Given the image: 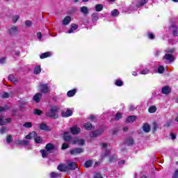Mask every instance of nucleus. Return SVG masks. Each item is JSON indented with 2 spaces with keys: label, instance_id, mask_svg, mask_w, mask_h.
I'll return each mask as SVG.
<instances>
[{
  "label": "nucleus",
  "instance_id": "obj_1",
  "mask_svg": "<svg viewBox=\"0 0 178 178\" xmlns=\"http://www.w3.org/2000/svg\"><path fill=\"white\" fill-rule=\"evenodd\" d=\"M77 168V163L73 161H67V165H60L58 166V170L60 172H69V170H74Z\"/></svg>",
  "mask_w": 178,
  "mask_h": 178
},
{
  "label": "nucleus",
  "instance_id": "obj_2",
  "mask_svg": "<svg viewBox=\"0 0 178 178\" xmlns=\"http://www.w3.org/2000/svg\"><path fill=\"white\" fill-rule=\"evenodd\" d=\"M58 112H59V107L53 106L51 107L49 111L46 113V116L51 118V119H58L59 116Z\"/></svg>",
  "mask_w": 178,
  "mask_h": 178
},
{
  "label": "nucleus",
  "instance_id": "obj_3",
  "mask_svg": "<svg viewBox=\"0 0 178 178\" xmlns=\"http://www.w3.org/2000/svg\"><path fill=\"white\" fill-rule=\"evenodd\" d=\"M174 52H175V49H168L165 50V54L163 58V60H166V62H168L169 63H170V62H173L175 60V58L172 54Z\"/></svg>",
  "mask_w": 178,
  "mask_h": 178
},
{
  "label": "nucleus",
  "instance_id": "obj_4",
  "mask_svg": "<svg viewBox=\"0 0 178 178\" xmlns=\"http://www.w3.org/2000/svg\"><path fill=\"white\" fill-rule=\"evenodd\" d=\"M46 149L45 150H40V153L42 154V158H47V156L48 155V152H49V151H52V149H54V144L51 143H49L46 145Z\"/></svg>",
  "mask_w": 178,
  "mask_h": 178
},
{
  "label": "nucleus",
  "instance_id": "obj_5",
  "mask_svg": "<svg viewBox=\"0 0 178 178\" xmlns=\"http://www.w3.org/2000/svg\"><path fill=\"white\" fill-rule=\"evenodd\" d=\"M8 31L10 35H17L19 34V26H12L8 29Z\"/></svg>",
  "mask_w": 178,
  "mask_h": 178
},
{
  "label": "nucleus",
  "instance_id": "obj_6",
  "mask_svg": "<svg viewBox=\"0 0 178 178\" xmlns=\"http://www.w3.org/2000/svg\"><path fill=\"white\" fill-rule=\"evenodd\" d=\"M40 89L43 94H47L51 91V88L48 86L47 83H40Z\"/></svg>",
  "mask_w": 178,
  "mask_h": 178
},
{
  "label": "nucleus",
  "instance_id": "obj_7",
  "mask_svg": "<svg viewBox=\"0 0 178 178\" xmlns=\"http://www.w3.org/2000/svg\"><path fill=\"white\" fill-rule=\"evenodd\" d=\"M71 155H77L79 154H82V152H84V149L81 147H76L74 149H72L70 151Z\"/></svg>",
  "mask_w": 178,
  "mask_h": 178
},
{
  "label": "nucleus",
  "instance_id": "obj_8",
  "mask_svg": "<svg viewBox=\"0 0 178 178\" xmlns=\"http://www.w3.org/2000/svg\"><path fill=\"white\" fill-rule=\"evenodd\" d=\"M72 144H76L77 145H84L86 140L79 138H75L72 140Z\"/></svg>",
  "mask_w": 178,
  "mask_h": 178
},
{
  "label": "nucleus",
  "instance_id": "obj_9",
  "mask_svg": "<svg viewBox=\"0 0 178 178\" xmlns=\"http://www.w3.org/2000/svg\"><path fill=\"white\" fill-rule=\"evenodd\" d=\"M70 131L72 134L77 135V134H80V131H81V129L77 127V125H74V127L70 128Z\"/></svg>",
  "mask_w": 178,
  "mask_h": 178
},
{
  "label": "nucleus",
  "instance_id": "obj_10",
  "mask_svg": "<svg viewBox=\"0 0 178 178\" xmlns=\"http://www.w3.org/2000/svg\"><path fill=\"white\" fill-rule=\"evenodd\" d=\"M73 115V111L71 109H67L66 111H63L61 113V116L63 118H70V116H72Z\"/></svg>",
  "mask_w": 178,
  "mask_h": 178
},
{
  "label": "nucleus",
  "instance_id": "obj_11",
  "mask_svg": "<svg viewBox=\"0 0 178 178\" xmlns=\"http://www.w3.org/2000/svg\"><path fill=\"white\" fill-rule=\"evenodd\" d=\"M104 133L103 130H97L91 132L90 136L92 138H95V137H98V136H101Z\"/></svg>",
  "mask_w": 178,
  "mask_h": 178
},
{
  "label": "nucleus",
  "instance_id": "obj_12",
  "mask_svg": "<svg viewBox=\"0 0 178 178\" xmlns=\"http://www.w3.org/2000/svg\"><path fill=\"white\" fill-rule=\"evenodd\" d=\"M12 122L11 118L3 119V116H0V126H5L7 123Z\"/></svg>",
  "mask_w": 178,
  "mask_h": 178
},
{
  "label": "nucleus",
  "instance_id": "obj_13",
  "mask_svg": "<svg viewBox=\"0 0 178 178\" xmlns=\"http://www.w3.org/2000/svg\"><path fill=\"white\" fill-rule=\"evenodd\" d=\"M79 29V25L76 24H72L70 29L67 31L68 34H72V33H74L76 30Z\"/></svg>",
  "mask_w": 178,
  "mask_h": 178
},
{
  "label": "nucleus",
  "instance_id": "obj_14",
  "mask_svg": "<svg viewBox=\"0 0 178 178\" xmlns=\"http://www.w3.org/2000/svg\"><path fill=\"white\" fill-rule=\"evenodd\" d=\"M38 134L35 131L30 132L28 135L25 136L26 140H31V138H34V137H37Z\"/></svg>",
  "mask_w": 178,
  "mask_h": 178
},
{
  "label": "nucleus",
  "instance_id": "obj_15",
  "mask_svg": "<svg viewBox=\"0 0 178 178\" xmlns=\"http://www.w3.org/2000/svg\"><path fill=\"white\" fill-rule=\"evenodd\" d=\"M41 98H42V94L36 93L33 96V101H35V102H40V101H41Z\"/></svg>",
  "mask_w": 178,
  "mask_h": 178
},
{
  "label": "nucleus",
  "instance_id": "obj_16",
  "mask_svg": "<svg viewBox=\"0 0 178 178\" xmlns=\"http://www.w3.org/2000/svg\"><path fill=\"white\" fill-rule=\"evenodd\" d=\"M70 22H72V17L70 16H67L65 17L63 20V24L64 26H67V24H69V23H70Z\"/></svg>",
  "mask_w": 178,
  "mask_h": 178
},
{
  "label": "nucleus",
  "instance_id": "obj_17",
  "mask_svg": "<svg viewBox=\"0 0 178 178\" xmlns=\"http://www.w3.org/2000/svg\"><path fill=\"white\" fill-rule=\"evenodd\" d=\"M80 12L86 16L88 13H89L88 8L87 6H82L80 8Z\"/></svg>",
  "mask_w": 178,
  "mask_h": 178
},
{
  "label": "nucleus",
  "instance_id": "obj_18",
  "mask_svg": "<svg viewBox=\"0 0 178 178\" xmlns=\"http://www.w3.org/2000/svg\"><path fill=\"white\" fill-rule=\"evenodd\" d=\"M143 130L145 133H149V131H151V127H149V124H145L143 126Z\"/></svg>",
  "mask_w": 178,
  "mask_h": 178
},
{
  "label": "nucleus",
  "instance_id": "obj_19",
  "mask_svg": "<svg viewBox=\"0 0 178 178\" xmlns=\"http://www.w3.org/2000/svg\"><path fill=\"white\" fill-rule=\"evenodd\" d=\"M136 119H137V117H136V115H131L127 118L126 122L127 123H133V122L136 121Z\"/></svg>",
  "mask_w": 178,
  "mask_h": 178
},
{
  "label": "nucleus",
  "instance_id": "obj_20",
  "mask_svg": "<svg viewBox=\"0 0 178 178\" xmlns=\"http://www.w3.org/2000/svg\"><path fill=\"white\" fill-rule=\"evenodd\" d=\"M161 92L163 94L168 95L169 92H170V88L169 86H164L161 89Z\"/></svg>",
  "mask_w": 178,
  "mask_h": 178
},
{
  "label": "nucleus",
  "instance_id": "obj_21",
  "mask_svg": "<svg viewBox=\"0 0 178 178\" xmlns=\"http://www.w3.org/2000/svg\"><path fill=\"white\" fill-rule=\"evenodd\" d=\"M52 53L51 52H46L43 53L40 55V59H45V58H49V56H51Z\"/></svg>",
  "mask_w": 178,
  "mask_h": 178
},
{
  "label": "nucleus",
  "instance_id": "obj_22",
  "mask_svg": "<svg viewBox=\"0 0 178 178\" xmlns=\"http://www.w3.org/2000/svg\"><path fill=\"white\" fill-rule=\"evenodd\" d=\"M148 2V0H140L136 6L137 8H141V6H144V5H145V3H147Z\"/></svg>",
  "mask_w": 178,
  "mask_h": 178
},
{
  "label": "nucleus",
  "instance_id": "obj_23",
  "mask_svg": "<svg viewBox=\"0 0 178 178\" xmlns=\"http://www.w3.org/2000/svg\"><path fill=\"white\" fill-rule=\"evenodd\" d=\"M63 137L65 141H70V140L72 139V136H70V133L69 132H65Z\"/></svg>",
  "mask_w": 178,
  "mask_h": 178
},
{
  "label": "nucleus",
  "instance_id": "obj_24",
  "mask_svg": "<svg viewBox=\"0 0 178 178\" xmlns=\"http://www.w3.org/2000/svg\"><path fill=\"white\" fill-rule=\"evenodd\" d=\"M84 128L86 130H92V124L90 122H86L83 124Z\"/></svg>",
  "mask_w": 178,
  "mask_h": 178
},
{
  "label": "nucleus",
  "instance_id": "obj_25",
  "mask_svg": "<svg viewBox=\"0 0 178 178\" xmlns=\"http://www.w3.org/2000/svg\"><path fill=\"white\" fill-rule=\"evenodd\" d=\"M40 130H44L45 131H48V130H49L48 125L44 123L40 124Z\"/></svg>",
  "mask_w": 178,
  "mask_h": 178
},
{
  "label": "nucleus",
  "instance_id": "obj_26",
  "mask_svg": "<svg viewBox=\"0 0 178 178\" xmlns=\"http://www.w3.org/2000/svg\"><path fill=\"white\" fill-rule=\"evenodd\" d=\"M33 72L35 74H40L41 73V66L37 65L35 67Z\"/></svg>",
  "mask_w": 178,
  "mask_h": 178
},
{
  "label": "nucleus",
  "instance_id": "obj_27",
  "mask_svg": "<svg viewBox=\"0 0 178 178\" xmlns=\"http://www.w3.org/2000/svg\"><path fill=\"white\" fill-rule=\"evenodd\" d=\"M95 9L96 12H101L102 9H104V5L102 4H97L95 6Z\"/></svg>",
  "mask_w": 178,
  "mask_h": 178
},
{
  "label": "nucleus",
  "instance_id": "obj_28",
  "mask_svg": "<svg viewBox=\"0 0 178 178\" xmlns=\"http://www.w3.org/2000/svg\"><path fill=\"white\" fill-rule=\"evenodd\" d=\"M92 166V161L88 160L84 164V168H91Z\"/></svg>",
  "mask_w": 178,
  "mask_h": 178
},
{
  "label": "nucleus",
  "instance_id": "obj_29",
  "mask_svg": "<svg viewBox=\"0 0 178 178\" xmlns=\"http://www.w3.org/2000/svg\"><path fill=\"white\" fill-rule=\"evenodd\" d=\"M172 29H172V34H173L174 37H177V34H178V32H177L178 28H177V26H173Z\"/></svg>",
  "mask_w": 178,
  "mask_h": 178
},
{
  "label": "nucleus",
  "instance_id": "obj_30",
  "mask_svg": "<svg viewBox=\"0 0 178 178\" xmlns=\"http://www.w3.org/2000/svg\"><path fill=\"white\" fill-rule=\"evenodd\" d=\"M148 111L149 112V113H155V112H156V106H152L149 107Z\"/></svg>",
  "mask_w": 178,
  "mask_h": 178
},
{
  "label": "nucleus",
  "instance_id": "obj_31",
  "mask_svg": "<svg viewBox=\"0 0 178 178\" xmlns=\"http://www.w3.org/2000/svg\"><path fill=\"white\" fill-rule=\"evenodd\" d=\"M163 72H165V68L163 67V66L162 65L159 66L157 69V73H159V74H162Z\"/></svg>",
  "mask_w": 178,
  "mask_h": 178
},
{
  "label": "nucleus",
  "instance_id": "obj_32",
  "mask_svg": "<svg viewBox=\"0 0 178 178\" xmlns=\"http://www.w3.org/2000/svg\"><path fill=\"white\" fill-rule=\"evenodd\" d=\"M76 94V90H70L67 92V97H74Z\"/></svg>",
  "mask_w": 178,
  "mask_h": 178
},
{
  "label": "nucleus",
  "instance_id": "obj_33",
  "mask_svg": "<svg viewBox=\"0 0 178 178\" xmlns=\"http://www.w3.org/2000/svg\"><path fill=\"white\" fill-rule=\"evenodd\" d=\"M115 86L118 87H122L123 86V81L120 79H117L115 83Z\"/></svg>",
  "mask_w": 178,
  "mask_h": 178
},
{
  "label": "nucleus",
  "instance_id": "obj_34",
  "mask_svg": "<svg viewBox=\"0 0 178 178\" xmlns=\"http://www.w3.org/2000/svg\"><path fill=\"white\" fill-rule=\"evenodd\" d=\"M50 176L51 178H58V177H60V174L58 172H51L50 174Z\"/></svg>",
  "mask_w": 178,
  "mask_h": 178
},
{
  "label": "nucleus",
  "instance_id": "obj_35",
  "mask_svg": "<svg viewBox=\"0 0 178 178\" xmlns=\"http://www.w3.org/2000/svg\"><path fill=\"white\" fill-rule=\"evenodd\" d=\"M98 13H95L92 15V22H97L98 20Z\"/></svg>",
  "mask_w": 178,
  "mask_h": 178
},
{
  "label": "nucleus",
  "instance_id": "obj_36",
  "mask_svg": "<svg viewBox=\"0 0 178 178\" xmlns=\"http://www.w3.org/2000/svg\"><path fill=\"white\" fill-rule=\"evenodd\" d=\"M12 141H13V137L12 136V135H8L6 138L7 144H10Z\"/></svg>",
  "mask_w": 178,
  "mask_h": 178
},
{
  "label": "nucleus",
  "instance_id": "obj_37",
  "mask_svg": "<svg viewBox=\"0 0 178 178\" xmlns=\"http://www.w3.org/2000/svg\"><path fill=\"white\" fill-rule=\"evenodd\" d=\"M35 142L38 144H40V143H42V138L41 136H35Z\"/></svg>",
  "mask_w": 178,
  "mask_h": 178
},
{
  "label": "nucleus",
  "instance_id": "obj_38",
  "mask_svg": "<svg viewBox=\"0 0 178 178\" xmlns=\"http://www.w3.org/2000/svg\"><path fill=\"white\" fill-rule=\"evenodd\" d=\"M1 97L2 98H9V97H12V92L8 93V92H4L1 95Z\"/></svg>",
  "mask_w": 178,
  "mask_h": 178
},
{
  "label": "nucleus",
  "instance_id": "obj_39",
  "mask_svg": "<svg viewBox=\"0 0 178 178\" xmlns=\"http://www.w3.org/2000/svg\"><path fill=\"white\" fill-rule=\"evenodd\" d=\"M126 144L127 145H133V144H134V140L133 138H129L126 140Z\"/></svg>",
  "mask_w": 178,
  "mask_h": 178
},
{
  "label": "nucleus",
  "instance_id": "obj_40",
  "mask_svg": "<svg viewBox=\"0 0 178 178\" xmlns=\"http://www.w3.org/2000/svg\"><path fill=\"white\" fill-rule=\"evenodd\" d=\"M24 127L29 129L30 127H33V124L30 122H26L24 124Z\"/></svg>",
  "mask_w": 178,
  "mask_h": 178
},
{
  "label": "nucleus",
  "instance_id": "obj_41",
  "mask_svg": "<svg viewBox=\"0 0 178 178\" xmlns=\"http://www.w3.org/2000/svg\"><path fill=\"white\" fill-rule=\"evenodd\" d=\"M8 131V128L7 127H2L0 129V134H4V133H6Z\"/></svg>",
  "mask_w": 178,
  "mask_h": 178
},
{
  "label": "nucleus",
  "instance_id": "obj_42",
  "mask_svg": "<svg viewBox=\"0 0 178 178\" xmlns=\"http://www.w3.org/2000/svg\"><path fill=\"white\" fill-rule=\"evenodd\" d=\"M19 19H20V17L19 15H14L13 17V23H16V22H17V20H19Z\"/></svg>",
  "mask_w": 178,
  "mask_h": 178
},
{
  "label": "nucleus",
  "instance_id": "obj_43",
  "mask_svg": "<svg viewBox=\"0 0 178 178\" xmlns=\"http://www.w3.org/2000/svg\"><path fill=\"white\" fill-rule=\"evenodd\" d=\"M111 15H112V16H113L115 17L118 16V15H119V11L115 9L111 12Z\"/></svg>",
  "mask_w": 178,
  "mask_h": 178
},
{
  "label": "nucleus",
  "instance_id": "obj_44",
  "mask_svg": "<svg viewBox=\"0 0 178 178\" xmlns=\"http://www.w3.org/2000/svg\"><path fill=\"white\" fill-rule=\"evenodd\" d=\"M34 113L35 115H42V111L40 109H36L34 111Z\"/></svg>",
  "mask_w": 178,
  "mask_h": 178
},
{
  "label": "nucleus",
  "instance_id": "obj_45",
  "mask_svg": "<svg viewBox=\"0 0 178 178\" xmlns=\"http://www.w3.org/2000/svg\"><path fill=\"white\" fill-rule=\"evenodd\" d=\"M148 73H149V70L147 68L140 72V74H148Z\"/></svg>",
  "mask_w": 178,
  "mask_h": 178
},
{
  "label": "nucleus",
  "instance_id": "obj_46",
  "mask_svg": "<svg viewBox=\"0 0 178 178\" xmlns=\"http://www.w3.org/2000/svg\"><path fill=\"white\" fill-rule=\"evenodd\" d=\"M8 80H10V81H16V78H15V76L11 74V75H9Z\"/></svg>",
  "mask_w": 178,
  "mask_h": 178
},
{
  "label": "nucleus",
  "instance_id": "obj_47",
  "mask_svg": "<svg viewBox=\"0 0 178 178\" xmlns=\"http://www.w3.org/2000/svg\"><path fill=\"white\" fill-rule=\"evenodd\" d=\"M120 119H122V113H117V114L115 115V120H120Z\"/></svg>",
  "mask_w": 178,
  "mask_h": 178
},
{
  "label": "nucleus",
  "instance_id": "obj_48",
  "mask_svg": "<svg viewBox=\"0 0 178 178\" xmlns=\"http://www.w3.org/2000/svg\"><path fill=\"white\" fill-rule=\"evenodd\" d=\"M147 37H148V38H149L150 40H154V38H155V35H154V33H149L147 34Z\"/></svg>",
  "mask_w": 178,
  "mask_h": 178
},
{
  "label": "nucleus",
  "instance_id": "obj_49",
  "mask_svg": "<svg viewBox=\"0 0 178 178\" xmlns=\"http://www.w3.org/2000/svg\"><path fill=\"white\" fill-rule=\"evenodd\" d=\"M31 24H32L31 21L27 20V21L25 22V26L26 27H30L31 26Z\"/></svg>",
  "mask_w": 178,
  "mask_h": 178
},
{
  "label": "nucleus",
  "instance_id": "obj_50",
  "mask_svg": "<svg viewBox=\"0 0 178 178\" xmlns=\"http://www.w3.org/2000/svg\"><path fill=\"white\" fill-rule=\"evenodd\" d=\"M69 148V145L67 143H63L62 146V149H67Z\"/></svg>",
  "mask_w": 178,
  "mask_h": 178
},
{
  "label": "nucleus",
  "instance_id": "obj_51",
  "mask_svg": "<svg viewBox=\"0 0 178 178\" xmlns=\"http://www.w3.org/2000/svg\"><path fill=\"white\" fill-rule=\"evenodd\" d=\"M172 121H168L164 124V126L165 127H169L172 126Z\"/></svg>",
  "mask_w": 178,
  "mask_h": 178
},
{
  "label": "nucleus",
  "instance_id": "obj_52",
  "mask_svg": "<svg viewBox=\"0 0 178 178\" xmlns=\"http://www.w3.org/2000/svg\"><path fill=\"white\" fill-rule=\"evenodd\" d=\"M6 63V58H0V64L1 65H3V63Z\"/></svg>",
  "mask_w": 178,
  "mask_h": 178
},
{
  "label": "nucleus",
  "instance_id": "obj_53",
  "mask_svg": "<svg viewBox=\"0 0 178 178\" xmlns=\"http://www.w3.org/2000/svg\"><path fill=\"white\" fill-rule=\"evenodd\" d=\"M172 178H178V170H176L172 175Z\"/></svg>",
  "mask_w": 178,
  "mask_h": 178
},
{
  "label": "nucleus",
  "instance_id": "obj_54",
  "mask_svg": "<svg viewBox=\"0 0 178 178\" xmlns=\"http://www.w3.org/2000/svg\"><path fill=\"white\" fill-rule=\"evenodd\" d=\"M94 178H102V176L99 173H95Z\"/></svg>",
  "mask_w": 178,
  "mask_h": 178
},
{
  "label": "nucleus",
  "instance_id": "obj_55",
  "mask_svg": "<svg viewBox=\"0 0 178 178\" xmlns=\"http://www.w3.org/2000/svg\"><path fill=\"white\" fill-rule=\"evenodd\" d=\"M15 144H18L19 145H23V140H17L15 141Z\"/></svg>",
  "mask_w": 178,
  "mask_h": 178
},
{
  "label": "nucleus",
  "instance_id": "obj_56",
  "mask_svg": "<svg viewBox=\"0 0 178 178\" xmlns=\"http://www.w3.org/2000/svg\"><path fill=\"white\" fill-rule=\"evenodd\" d=\"M37 37H38V40H40V41H41V38L42 37V34L40 32L37 33Z\"/></svg>",
  "mask_w": 178,
  "mask_h": 178
},
{
  "label": "nucleus",
  "instance_id": "obj_57",
  "mask_svg": "<svg viewBox=\"0 0 178 178\" xmlns=\"http://www.w3.org/2000/svg\"><path fill=\"white\" fill-rule=\"evenodd\" d=\"M29 143H30V141L24 140H22V145H29Z\"/></svg>",
  "mask_w": 178,
  "mask_h": 178
},
{
  "label": "nucleus",
  "instance_id": "obj_58",
  "mask_svg": "<svg viewBox=\"0 0 178 178\" xmlns=\"http://www.w3.org/2000/svg\"><path fill=\"white\" fill-rule=\"evenodd\" d=\"M153 127L154 129L156 130V129H158V124L156 122H153Z\"/></svg>",
  "mask_w": 178,
  "mask_h": 178
},
{
  "label": "nucleus",
  "instance_id": "obj_59",
  "mask_svg": "<svg viewBox=\"0 0 178 178\" xmlns=\"http://www.w3.org/2000/svg\"><path fill=\"white\" fill-rule=\"evenodd\" d=\"M101 147H103V148H106L108 147V144L106 143H101Z\"/></svg>",
  "mask_w": 178,
  "mask_h": 178
},
{
  "label": "nucleus",
  "instance_id": "obj_60",
  "mask_svg": "<svg viewBox=\"0 0 178 178\" xmlns=\"http://www.w3.org/2000/svg\"><path fill=\"white\" fill-rule=\"evenodd\" d=\"M170 137H171L172 140L176 139V135H175V134H171Z\"/></svg>",
  "mask_w": 178,
  "mask_h": 178
},
{
  "label": "nucleus",
  "instance_id": "obj_61",
  "mask_svg": "<svg viewBox=\"0 0 178 178\" xmlns=\"http://www.w3.org/2000/svg\"><path fill=\"white\" fill-rule=\"evenodd\" d=\"M15 55H16V56H20V51H15Z\"/></svg>",
  "mask_w": 178,
  "mask_h": 178
},
{
  "label": "nucleus",
  "instance_id": "obj_62",
  "mask_svg": "<svg viewBox=\"0 0 178 178\" xmlns=\"http://www.w3.org/2000/svg\"><path fill=\"white\" fill-rule=\"evenodd\" d=\"M5 109H6V108H5V107H1V106H0V112H2L3 111H5Z\"/></svg>",
  "mask_w": 178,
  "mask_h": 178
},
{
  "label": "nucleus",
  "instance_id": "obj_63",
  "mask_svg": "<svg viewBox=\"0 0 178 178\" xmlns=\"http://www.w3.org/2000/svg\"><path fill=\"white\" fill-rule=\"evenodd\" d=\"M124 160H122L121 161L119 162L120 165H124Z\"/></svg>",
  "mask_w": 178,
  "mask_h": 178
},
{
  "label": "nucleus",
  "instance_id": "obj_64",
  "mask_svg": "<svg viewBox=\"0 0 178 178\" xmlns=\"http://www.w3.org/2000/svg\"><path fill=\"white\" fill-rule=\"evenodd\" d=\"M137 74H137L136 72H132V75H133V76H137Z\"/></svg>",
  "mask_w": 178,
  "mask_h": 178
}]
</instances>
